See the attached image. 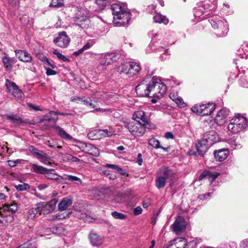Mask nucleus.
Instances as JSON below:
<instances>
[{
    "label": "nucleus",
    "instance_id": "nucleus-1",
    "mask_svg": "<svg viewBox=\"0 0 248 248\" xmlns=\"http://www.w3.org/2000/svg\"><path fill=\"white\" fill-rule=\"evenodd\" d=\"M111 9L113 16V22L116 26H124L128 24L131 14L128 10L126 4L114 3L111 6Z\"/></svg>",
    "mask_w": 248,
    "mask_h": 248
},
{
    "label": "nucleus",
    "instance_id": "nucleus-2",
    "mask_svg": "<svg viewBox=\"0 0 248 248\" xmlns=\"http://www.w3.org/2000/svg\"><path fill=\"white\" fill-rule=\"evenodd\" d=\"M124 126L134 137H140L144 134L146 129L150 128L148 122L142 123L138 121H130L124 123Z\"/></svg>",
    "mask_w": 248,
    "mask_h": 248
},
{
    "label": "nucleus",
    "instance_id": "nucleus-3",
    "mask_svg": "<svg viewBox=\"0 0 248 248\" xmlns=\"http://www.w3.org/2000/svg\"><path fill=\"white\" fill-rule=\"evenodd\" d=\"M167 89L166 85L161 82L160 79L157 77L154 76L151 80L149 97L159 99L165 94Z\"/></svg>",
    "mask_w": 248,
    "mask_h": 248
},
{
    "label": "nucleus",
    "instance_id": "nucleus-4",
    "mask_svg": "<svg viewBox=\"0 0 248 248\" xmlns=\"http://www.w3.org/2000/svg\"><path fill=\"white\" fill-rule=\"evenodd\" d=\"M248 125V120L246 118L237 114L230 120L228 129L232 133L237 134L245 129Z\"/></svg>",
    "mask_w": 248,
    "mask_h": 248
},
{
    "label": "nucleus",
    "instance_id": "nucleus-5",
    "mask_svg": "<svg viewBox=\"0 0 248 248\" xmlns=\"http://www.w3.org/2000/svg\"><path fill=\"white\" fill-rule=\"evenodd\" d=\"M213 28L217 30L216 34L219 37L225 36L228 31V24L226 20L222 17H216L214 19L209 20Z\"/></svg>",
    "mask_w": 248,
    "mask_h": 248
},
{
    "label": "nucleus",
    "instance_id": "nucleus-6",
    "mask_svg": "<svg viewBox=\"0 0 248 248\" xmlns=\"http://www.w3.org/2000/svg\"><path fill=\"white\" fill-rule=\"evenodd\" d=\"M89 16V12L86 9L78 8L74 17L75 23L82 28H88L90 23Z\"/></svg>",
    "mask_w": 248,
    "mask_h": 248
},
{
    "label": "nucleus",
    "instance_id": "nucleus-7",
    "mask_svg": "<svg viewBox=\"0 0 248 248\" xmlns=\"http://www.w3.org/2000/svg\"><path fill=\"white\" fill-rule=\"evenodd\" d=\"M173 171L166 166L162 167L158 171L155 179V186L158 189L163 188L166 181L173 176Z\"/></svg>",
    "mask_w": 248,
    "mask_h": 248
},
{
    "label": "nucleus",
    "instance_id": "nucleus-8",
    "mask_svg": "<svg viewBox=\"0 0 248 248\" xmlns=\"http://www.w3.org/2000/svg\"><path fill=\"white\" fill-rule=\"evenodd\" d=\"M215 108L216 106L214 103L199 104L195 105L191 109L192 112L199 115L205 116L211 114Z\"/></svg>",
    "mask_w": 248,
    "mask_h": 248
},
{
    "label": "nucleus",
    "instance_id": "nucleus-9",
    "mask_svg": "<svg viewBox=\"0 0 248 248\" xmlns=\"http://www.w3.org/2000/svg\"><path fill=\"white\" fill-rule=\"evenodd\" d=\"M57 203V200L53 199L48 202H42L36 204L39 214L46 215L52 212L55 209Z\"/></svg>",
    "mask_w": 248,
    "mask_h": 248
},
{
    "label": "nucleus",
    "instance_id": "nucleus-10",
    "mask_svg": "<svg viewBox=\"0 0 248 248\" xmlns=\"http://www.w3.org/2000/svg\"><path fill=\"white\" fill-rule=\"evenodd\" d=\"M120 58V55L115 53H109L101 54L98 58L99 62L101 66L109 65Z\"/></svg>",
    "mask_w": 248,
    "mask_h": 248
},
{
    "label": "nucleus",
    "instance_id": "nucleus-11",
    "mask_svg": "<svg viewBox=\"0 0 248 248\" xmlns=\"http://www.w3.org/2000/svg\"><path fill=\"white\" fill-rule=\"evenodd\" d=\"M186 225L185 218L181 216H178L174 223L170 226V228L176 234L179 235L184 231Z\"/></svg>",
    "mask_w": 248,
    "mask_h": 248
},
{
    "label": "nucleus",
    "instance_id": "nucleus-12",
    "mask_svg": "<svg viewBox=\"0 0 248 248\" xmlns=\"http://www.w3.org/2000/svg\"><path fill=\"white\" fill-rule=\"evenodd\" d=\"M70 42V38L65 31L60 32L57 36L53 40V43L57 46L62 48H66Z\"/></svg>",
    "mask_w": 248,
    "mask_h": 248
},
{
    "label": "nucleus",
    "instance_id": "nucleus-13",
    "mask_svg": "<svg viewBox=\"0 0 248 248\" xmlns=\"http://www.w3.org/2000/svg\"><path fill=\"white\" fill-rule=\"evenodd\" d=\"M151 81L148 83L146 80H144L141 83L136 87L137 93L142 96L149 97L150 95Z\"/></svg>",
    "mask_w": 248,
    "mask_h": 248
},
{
    "label": "nucleus",
    "instance_id": "nucleus-14",
    "mask_svg": "<svg viewBox=\"0 0 248 248\" xmlns=\"http://www.w3.org/2000/svg\"><path fill=\"white\" fill-rule=\"evenodd\" d=\"M174 248H186L187 246L196 247L197 243L194 241H190L187 243V240L185 238L179 237L171 241L169 243Z\"/></svg>",
    "mask_w": 248,
    "mask_h": 248
},
{
    "label": "nucleus",
    "instance_id": "nucleus-15",
    "mask_svg": "<svg viewBox=\"0 0 248 248\" xmlns=\"http://www.w3.org/2000/svg\"><path fill=\"white\" fill-rule=\"evenodd\" d=\"M6 86L9 92L15 97L18 99H21L23 97V93L14 82L6 79Z\"/></svg>",
    "mask_w": 248,
    "mask_h": 248
},
{
    "label": "nucleus",
    "instance_id": "nucleus-16",
    "mask_svg": "<svg viewBox=\"0 0 248 248\" xmlns=\"http://www.w3.org/2000/svg\"><path fill=\"white\" fill-rule=\"evenodd\" d=\"M229 109L225 108L220 109L215 118V123L218 125H223L229 115Z\"/></svg>",
    "mask_w": 248,
    "mask_h": 248
},
{
    "label": "nucleus",
    "instance_id": "nucleus-17",
    "mask_svg": "<svg viewBox=\"0 0 248 248\" xmlns=\"http://www.w3.org/2000/svg\"><path fill=\"white\" fill-rule=\"evenodd\" d=\"M81 102L83 104L91 108H93L94 111H98L101 113H108L111 112L110 109H104L101 108H98L93 103H92V100L90 98H86L85 97H82L81 98Z\"/></svg>",
    "mask_w": 248,
    "mask_h": 248
},
{
    "label": "nucleus",
    "instance_id": "nucleus-18",
    "mask_svg": "<svg viewBox=\"0 0 248 248\" xmlns=\"http://www.w3.org/2000/svg\"><path fill=\"white\" fill-rule=\"evenodd\" d=\"M89 238L90 242L93 247H99L104 242V237L101 236L94 232H91L89 233Z\"/></svg>",
    "mask_w": 248,
    "mask_h": 248
},
{
    "label": "nucleus",
    "instance_id": "nucleus-19",
    "mask_svg": "<svg viewBox=\"0 0 248 248\" xmlns=\"http://www.w3.org/2000/svg\"><path fill=\"white\" fill-rule=\"evenodd\" d=\"M15 52L20 61L24 62H31L32 61V57L28 52L22 50H16Z\"/></svg>",
    "mask_w": 248,
    "mask_h": 248
},
{
    "label": "nucleus",
    "instance_id": "nucleus-20",
    "mask_svg": "<svg viewBox=\"0 0 248 248\" xmlns=\"http://www.w3.org/2000/svg\"><path fill=\"white\" fill-rule=\"evenodd\" d=\"M203 140H205L208 146H210L217 141V136L214 131H209L204 135Z\"/></svg>",
    "mask_w": 248,
    "mask_h": 248
},
{
    "label": "nucleus",
    "instance_id": "nucleus-21",
    "mask_svg": "<svg viewBox=\"0 0 248 248\" xmlns=\"http://www.w3.org/2000/svg\"><path fill=\"white\" fill-rule=\"evenodd\" d=\"M219 175V173L217 172H212L208 170L203 171L200 175L199 179L202 180L206 178L212 183Z\"/></svg>",
    "mask_w": 248,
    "mask_h": 248
},
{
    "label": "nucleus",
    "instance_id": "nucleus-22",
    "mask_svg": "<svg viewBox=\"0 0 248 248\" xmlns=\"http://www.w3.org/2000/svg\"><path fill=\"white\" fill-rule=\"evenodd\" d=\"M141 68L138 63L131 62H129L128 77H131L138 73Z\"/></svg>",
    "mask_w": 248,
    "mask_h": 248
},
{
    "label": "nucleus",
    "instance_id": "nucleus-23",
    "mask_svg": "<svg viewBox=\"0 0 248 248\" xmlns=\"http://www.w3.org/2000/svg\"><path fill=\"white\" fill-rule=\"evenodd\" d=\"M36 158L45 165L51 166L52 165V159L51 157L43 151H41L36 156Z\"/></svg>",
    "mask_w": 248,
    "mask_h": 248
},
{
    "label": "nucleus",
    "instance_id": "nucleus-24",
    "mask_svg": "<svg viewBox=\"0 0 248 248\" xmlns=\"http://www.w3.org/2000/svg\"><path fill=\"white\" fill-rule=\"evenodd\" d=\"M2 62L7 71H10L13 68V65L16 63V60L14 58L4 56L2 58Z\"/></svg>",
    "mask_w": 248,
    "mask_h": 248
},
{
    "label": "nucleus",
    "instance_id": "nucleus-25",
    "mask_svg": "<svg viewBox=\"0 0 248 248\" xmlns=\"http://www.w3.org/2000/svg\"><path fill=\"white\" fill-rule=\"evenodd\" d=\"M229 155V150L223 149L214 152L215 157L217 160L222 161L227 158Z\"/></svg>",
    "mask_w": 248,
    "mask_h": 248
},
{
    "label": "nucleus",
    "instance_id": "nucleus-26",
    "mask_svg": "<svg viewBox=\"0 0 248 248\" xmlns=\"http://www.w3.org/2000/svg\"><path fill=\"white\" fill-rule=\"evenodd\" d=\"M208 15V12L206 11L203 7H199L195 8L194 10L195 17L199 18V20L203 19Z\"/></svg>",
    "mask_w": 248,
    "mask_h": 248
},
{
    "label": "nucleus",
    "instance_id": "nucleus-27",
    "mask_svg": "<svg viewBox=\"0 0 248 248\" xmlns=\"http://www.w3.org/2000/svg\"><path fill=\"white\" fill-rule=\"evenodd\" d=\"M54 129L58 134L62 138L66 140H72V137L68 134L63 128L58 125L54 126Z\"/></svg>",
    "mask_w": 248,
    "mask_h": 248
},
{
    "label": "nucleus",
    "instance_id": "nucleus-28",
    "mask_svg": "<svg viewBox=\"0 0 248 248\" xmlns=\"http://www.w3.org/2000/svg\"><path fill=\"white\" fill-rule=\"evenodd\" d=\"M73 201L71 199L64 198L59 203L58 208L60 211H64L67 209L72 204Z\"/></svg>",
    "mask_w": 248,
    "mask_h": 248
},
{
    "label": "nucleus",
    "instance_id": "nucleus-29",
    "mask_svg": "<svg viewBox=\"0 0 248 248\" xmlns=\"http://www.w3.org/2000/svg\"><path fill=\"white\" fill-rule=\"evenodd\" d=\"M209 147L210 146L205 142V140H202L199 141L196 145L197 152L201 155H203Z\"/></svg>",
    "mask_w": 248,
    "mask_h": 248
},
{
    "label": "nucleus",
    "instance_id": "nucleus-30",
    "mask_svg": "<svg viewBox=\"0 0 248 248\" xmlns=\"http://www.w3.org/2000/svg\"><path fill=\"white\" fill-rule=\"evenodd\" d=\"M133 119L135 120L134 121L140 122L141 121L142 123L148 122L145 116V112L142 110L135 111L133 115Z\"/></svg>",
    "mask_w": 248,
    "mask_h": 248
},
{
    "label": "nucleus",
    "instance_id": "nucleus-31",
    "mask_svg": "<svg viewBox=\"0 0 248 248\" xmlns=\"http://www.w3.org/2000/svg\"><path fill=\"white\" fill-rule=\"evenodd\" d=\"M38 213H39V211L36 205L35 207L31 208L25 213V217L29 221L32 220L34 218Z\"/></svg>",
    "mask_w": 248,
    "mask_h": 248
},
{
    "label": "nucleus",
    "instance_id": "nucleus-32",
    "mask_svg": "<svg viewBox=\"0 0 248 248\" xmlns=\"http://www.w3.org/2000/svg\"><path fill=\"white\" fill-rule=\"evenodd\" d=\"M153 19L155 23H163L165 25H167L169 22V20L160 13H156L153 17Z\"/></svg>",
    "mask_w": 248,
    "mask_h": 248
},
{
    "label": "nucleus",
    "instance_id": "nucleus-33",
    "mask_svg": "<svg viewBox=\"0 0 248 248\" xmlns=\"http://www.w3.org/2000/svg\"><path fill=\"white\" fill-rule=\"evenodd\" d=\"M238 54L242 58H247L248 56V44L244 43L238 50Z\"/></svg>",
    "mask_w": 248,
    "mask_h": 248
},
{
    "label": "nucleus",
    "instance_id": "nucleus-34",
    "mask_svg": "<svg viewBox=\"0 0 248 248\" xmlns=\"http://www.w3.org/2000/svg\"><path fill=\"white\" fill-rule=\"evenodd\" d=\"M149 144L152 147L158 149L161 148L163 149L164 151H168L169 149V147H164L160 145V142L158 140L155 139L154 138H152L150 139L148 141Z\"/></svg>",
    "mask_w": 248,
    "mask_h": 248
},
{
    "label": "nucleus",
    "instance_id": "nucleus-35",
    "mask_svg": "<svg viewBox=\"0 0 248 248\" xmlns=\"http://www.w3.org/2000/svg\"><path fill=\"white\" fill-rule=\"evenodd\" d=\"M53 169H47V171H46V173L45 174V177L50 180H60L61 177L56 173L53 172Z\"/></svg>",
    "mask_w": 248,
    "mask_h": 248
},
{
    "label": "nucleus",
    "instance_id": "nucleus-36",
    "mask_svg": "<svg viewBox=\"0 0 248 248\" xmlns=\"http://www.w3.org/2000/svg\"><path fill=\"white\" fill-rule=\"evenodd\" d=\"M31 169L33 170V172L38 174L44 175L46 173V171H47V169L43 166L38 165L36 164H32L31 165Z\"/></svg>",
    "mask_w": 248,
    "mask_h": 248
},
{
    "label": "nucleus",
    "instance_id": "nucleus-37",
    "mask_svg": "<svg viewBox=\"0 0 248 248\" xmlns=\"http://www.w3.org/2000/svg\"><path fill=\"white\" fill-rule=\"evenodd\" d=\"M129 63L122 64L116 68L117 71L120 74H124L128 77Z\"/></svg>",
    "mask_w": 248,
    "mask_h": 248
},
{
    "label": "nucleus",
    "instance_id": "nucleus-38",
    "mask_svg": "<svg viewBox=\"0 0 248 248\" xmlns=\"http://www.w3.org/2000/svg\"><path fill=\"white\" fill-rule=\"evenodd\" d=\"M240 139L233 137L229 140V142L233 149H239L241 147V143L239 142Z\"/></svg>",
    "mask_w": 248,
    "mask_h": 248
},
{
    "label": "nucleus",
    "instance_id": "nucleus-39",
    "mask_svg": "<svg viewBox=\"0 0 248 248\" xmlns=\"http://www.w3.org/2000/svg\"><path fill=\"white\" fill-rule=\"evenodd\" d=\"M64 5V0H51L49 7L59 8Z\"/></svg>",
    "mask_w": 248,
    "mask_h": 248
},
{
    "label": "nucleus",
    "instance_id": "nucleus-40",
    "mask_svg": "<svg viewBox=\"0 0 248 248\" xmlns=\"http://www.w3.org/2000/svg\"><path fill=\"white\" fill-rule=\"evenodd\" d=\"M99 135L104 137H109L114 134V131L111 129L99 130Z\"/></svg>",
    "mask_w": 248,
    "mask_h": 248
},
{
    "label": "nucleus",
    "instance_id": "nucleus-41",
    "mask_svg": "<svg viewBox=\"0 0 248 248\" xmlns=\"http://www.w3.org/2000/svg\"><path fill=\"white\" fill-rule=\"evenodd\" d=\"M53 53L56 55L57 58L62 61L63 62H69L70 60L69 59L66 58L65 56L60 53L57 49H53L52 51Z\"/></svg>",
    "mask_w": 248,
    "mask_h": 248
},
{
    "label": "nucleus",
    "instance_id": "nucleus-42",
    "mask_svg": "<svg viewBox=\"0 0 248 248\" xmlns=\"http://www.w3.org/2000/svg\"><path fill=\"white\" fill-rule=\"evenodd\" d=\"M66 176H67V177L65 178V179L67 180H68V181H70L71 182L75 181L76 182V184L77 185H80V184H81V183H82L81 180L79 178H78L77 176H73V175H67Z\"/></svg>",
    "mask_w": 248,
    "mask_h": 248
},
{
    "label": "nucleus",
    "instance_id": "nucleus-43",
    "mask_svg": "<svg viewBox=\"0 0 248 248\" xmlns=\"http://www.w3.org/2000/svg\"><path fill=\"white\" fill-rule=\"evenodd\" d=\"M15 187L17 190L23 191L29 189L30 188V186L27 184L24 183L23 184L16 185Z\"/></svg>",
    "mask_w": 248,
    "mask_h": 248
},
{
    "label": "nucleus",
    "instance_id": "nucleus-44",
    "mask_svg": "<svg viewBox=\"0 0 248 248\" xmlns=\"http://www.w3.org/2000/svg\"><path fill=\"white\" fill-rule=\"evenodd\" d=\"M111 216L114 218L118 219H124L126 217L125 215L121 213L117 212L116 211L112 212L111 213Z\"/></svg>",
    "mask_w": 248,
    "mask_h": 248
},
{
    "label": "nucleus",
    "instance_id": "nucleus-45",
    "mask_svg": "<svg viewBox=\"0 0 248 248\" xmlns=\"http://www.w3.org/2000/svg\"><path fill=\"white\" fill-rule=\"evenodd\" d=\"M17 248H36V244L35 243H32L30 241H28L20 245Z\"/></svg>",
    "mask_w": 248,
    "mask_h": 248
},
{
    "label": "nucleus",
    "instance_id": "nucleus-46",
    "mask_svg": "<svg viewBox=\"0 0 248 248\" xmlns=\"http://www.w3.org/2000/svg\"><path fill=\"white\" fill-rule=\"evenodd\" d=\"M18 205L16 203L13 202L11 204H8L9 212L11 213H15L18 210Z\"/></svg>",
    "mask_w": 248,
    "mask_h": 248
},
{
    "label": "nucleus",
    "instance_id": "nucleus-47",
    "mask_svg": "<svg viewBox=\"0 0 248 248\" xmlns=\"http://www.w3.org/2000/svg\"><path fill=\"white\" fill-rule=\"evenodd\" d=\"M28 150L30 152H31L36 157L40 153L41 151L37 149L34 146H30L29 147Z\"/></svg>",
    "mask_w": 248,
    "mask_h": 248
},
{
    "label": "nucleus",
    "instance_id": "nucleus-48",
    "mask_svg": "<svg viewBox=\"0 0 248 248\" xmlns=\"http://www.w3.org/2000/svg\"><path fill=\"white\" fill-rule=\"evenodd\" d=\"M240 85L245 88H248V80L245 77H241L239 79Z\"/></svg>",
    "mask_w": 248,
    "mask_h": 248
},
{
    "label": "nucleus",
    "instance_id": "nucleus-49",
    "mask_svg": "<svg viewBox=\"0 0 248 248\" xmlns=\"http://www.w3.org/2000/svg\"><path fill=\"white\" fill-rule=\"evenodd\" d=\"M57 112H56V111H51L49 113V114L52 116H53V117L52 118H49L48 119V121H52L53 122H56V121L58 119V116H57Z\"/></svg>",
    "mask_w": 248,
    "mask_h": 248
},
{
    "label": "nucleus",
    "instance_id": "nucleus-50",
    "mask_svg": "<svg viewBox=\"0 0 248 248\" xmlns=\"http://www.w3.org/2000/svg\"><path fill=\"white\" fill-rule=\"evenodd\" d=\"M176 99V100L175 101V102L177 104V105L178 106L181 107L185 106V104L182 97L178 96V97Z\"/></svg>",
    "mask_w": 248,
    "mask_h": 248
},
{
    "label": "nucleus",
    "instance_id": "nucleus-51",
    "mask_svg": "<svg viewBox=\"0 0 248 248\" xmlns=\"http://www.w3.org/2000/svg\"><path fill=\"white\" fill-rule=\"evenodd\" d=\"M46 74L47 76L55 75L57 72L50 68H46Z\"/></svg>",
    "mask_w": 248,
    "mask_h": 248
},
{
    "label": "nucleus",
    "instance_id": "nucleus-52",
    "mask_svg": "<svg viewBox=\"0 0 248 248\" xmlns=\"http://www.w3.org/2000/svg\"><path fill=\"white\" fill-rule=\"evenodd\" d=\"M65 218L64 216L62 215H55L52 216V218H50V220H60L62 219Z\"/></svg>",
    "mask_w": 248,
    "mask_h": 248
},
{
    "label": "nucleus",
    "instance_id": "nucleus-53",
    "mask_svg": "<svg viewBox=\"0 0 248 248\" xmlns=\"http://www.w3.org/2000/svg\"><path fill=\"white\" fill-rule=\"evenodd\" d=\"M11 150L12 149L8 148L7 147L4 146L3 145V146L1 147V148L0 149V152L1 153H8L10 154Z\"/></svg>",
    "mask_w": 248,
    "mask_h": 248
},
{
    "label": "nucleus",
    "instance_id": "nucleus-54",
    "mask_svg": "<svg viewBox=\"0 0 248 248\" xmlns=\"http://www.w3.org/2000/svg\"><path fill=\"white\" fill-rule=\"evenodd\" d=\"M142 208L140 206H138L136 208L134 209V215H136V216L140 215L142 213Z\"/></svg>",
    "mask_w": 248,
    "mask_h": 248
},
{
    "label": "nucleus",
    "instance_id": "nucleus-55",
    "mask_svg": "<svg viewBox=\"0 0 248 248\" xmlns=\"http://www.w3.org/2000/svg\"><path fill=\"white\" fill-rule=\"evenodd\" d=\"M8 2L10 5L12 6H16L19 5V0H8Z\"/></svg>",
    "mask_w": 248,
    "mask_h": 248
},
{
    "label": "nucleus",
    "instance_id": "nucleus-56",
    "mask_svg": "<svg viewBox=\"0 0 248 248\" xmlns=\"http://www.w3.org/2000/svg\"><path fill=\"white\" fill-rule=\"evenodd\" d=\"M240 246L242 248L248 247V239H247L242 241L240 244Z\"/></svg>",
    "mask_w": 248,
    "mask_h": 248
},
{
    "label": "nucleus",
    "instance_id": "nucleus-57",
    "mask_svg": "<svg viewBox=\"0 0 248 248\" xmlns=\"http://www.w3.org/2000/svg\"><path fill=\"white\" fill-rule=\"evenodd\" d=\"M165 137L167 139H173L174 138V136L170 132H166L165 134Z\"/></svg>",
    "mask_w": 248,
    "mask_h": 248
},
{
    "label": "nucleus",
    "instance_id": "nucleus-58",
    "mask_svg": "<svg viewBox=\"0 0 248 248\" xmlns=\"http://www.w3.org/2000/svg\"><path fill=\"white\" fill-rule=\"evenodd\" d=\"M27 105L30 108H31L32 109H34L35 111H39L41 110L38 106H35L31 103H28Z\"/></svg>",
    "mask_w": 248,
    "mask_h": 248
},
{
    "label": "nucleus",
    "instance_id": "nucleus-59",
    "mask_svg": "<svg viewBox=\"0 0 248 248\" xmlns=\"http://www.w3.org/2000/svg\"><path fill=\"white\" fill-rule=\"evenodd\" d=\"M0 211L3 213L9 212L8 204H6L0 208Z\"/></svg>",
    "mask_w": 248,
    "mask_h": 248
},
{
    "label": "nucleus",
    "instance_id": "nucleus-60",
    "mask_svg": "<svg viewBox=\"0 0 248 248\" xmlns=\"http://www.w3.org/2000/svg\"><path fill=\"white\" fill-rule=\"evenodd\" d=\"M94 95L95 97L99 98H104L105 97V93L104 92H96Z\"/></svg>",
    "mask_w": 248,
    "mask_h": 248
},
{
    "label": "nucleus",
    "instance_id": "nucleus-61",
    "mask_svg": "<svg viewBox=\"0 0 248 248\" xmlns=\"http://www.w3.org/2000/svg\"><path fill=\"white\" fill-rule=\"evenodd\" d=\"M48 187V185L46 184H40L37 186V188L39 190H42Z\"/></svg>",
    "mask_w": 248,
    "mask_h": 248
},
{
    "label": "nucleus",
    "instance_id": "nucleus-62",
    "mask_svg": "<svg viewBox=\"0 0 248 248\" xmlns=\"http://www.w3.org/2000/svg\"><path fill=\"white\" fill-rule=\"evenodd\" d=\"M107 166L108 168H111V169H113L116 170L117 171L119 170V169L120 168V167L118 166H117V165H113V164H108L107 165Z\"/></svg>",
    "mask_w": 248,
    "mask_h": 248
},
{
    "label": "nucleus",
    "instance_id": "nucleus-63",
    "mask_svg": "<svg viewBox=\"0 0 248 248\" xmlns=\"http://www.w3.org/2000/svg\"><path fill=\"white\" fill-rule=\"evenodd\" d=\"M84 51V50L82 48H81V49H79L78 51H75L73 53V55L76 56H78V55L82 54Z\"/></svg>",
    "mask_w": 248,
    "mask_h": 248
},
{
    "label": "nucleus",
    "instance_id": "nucleus-64",
    "mask_svg": "<svg viewBox=\"0 0 248 248\" xmlns=\"http://www.w3.org/2000/svg\"><path fill=\"white\" fill-rule=\"evenodd\" d=\"M137 162L139 165H141L142 162V158L141 154H139L137 157Z\"/></svg>",
    "mask_w": 248,
    "mask_h": 248
}]
</instances>
